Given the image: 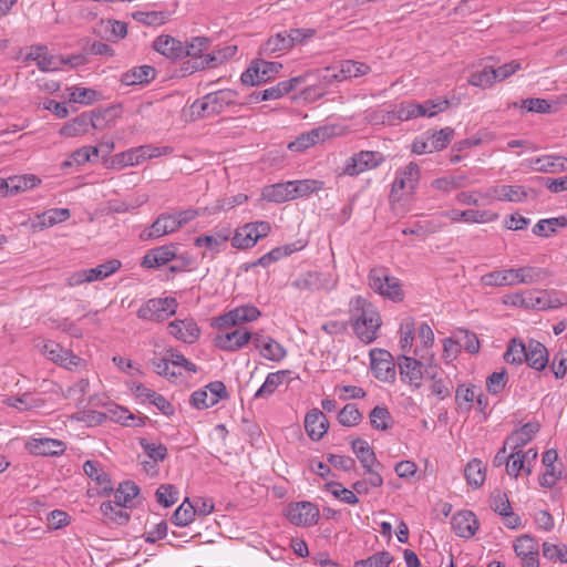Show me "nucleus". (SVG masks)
Instances as JSON below:
<instances>
[{
  "instance_id": "473e14b6",
  "label": "nucleus",
  "mask_w": 567,
  "mask_h": 567,
  "mask_svg": "<svg viewBox=\"0 0 567 567\" xmlns=\"http://www.w3.org/2000/svg\"><path fill=\"white\" fill-rule=\"evenodd\" d=\"M330 136V130L326 126L316 127L311 131L301 134L295 142L289 144V148L292 151L306 150L310 146L316 145L319 142L326 141Z\"/></svg>"
},
{
  "instance_id": "69168bd1",
  "label": "nucleus",
  "mask_w": 567,
  "mask_h": 567,
  "mask_svg": "<svg viewBox=\"0 0 567 567\" xmlns=\"http://www.w3.org/2000/svg\"><path fill=\"white\" fill-rule=\"evenodd\" d=\"M496 82L493 66H485L483 70L474 72L468 79V83L474 86L489 87Z\"/></svg>"
},
{
  "instance_id": "bb28decb",
  "label": "nucleus",
  "mask_w": 567,
  "mask_h": 567,
  "mask_svg": "<svg viewBox=\"0 0 567 567\" xmlns=\"http://www.w3.org/2000/svg\"><path fill=\"white\" fill-rule=\"evenodd\" d=\"M175 257L176 247L174 245L156 247L143 257L142 266L145 268L161 267L173 260Z\"/></svg>"
},
{
  "instance_id": "4be33fe9",
  "label": "nucleus",
  "mask_w": 567,
  "mask_h": 567,
  "mask_svg": "<svg viewBox=\"0 0 567 567\" xmlns=\"http://www.w3.org/2000/svg\"><path fill=\"white\" fill-rule=\"evenodd\" d=\"M27 449L34 455L54 456L66 450L64 442L55 439H31L27 442Z\"/></svg>"
},
{
  "instance_id": "3c124183",
  "label": "nucleus",
  "mask_w": 567,
  "mask_h": 567,
  "mask_svg": "<svg viewBox=\"0 0 567 567\" xmlns=\"http://www.w3.org/2000/svg\"><path fill=\"white\" fill-rule=\"evenodd\" d=\"M196 516L194 505L186 498L173 513L171 520L174 525L184 527L189 525Z\"/></svg>"
},
{
  "instance_id": "f03ea898",
  "label": "nucleus",
  "mask_w": 567,
  "mask_h": 567,
  "mask_svg": "<svg viewBox=\"0 0 567 567\" xmlns=\"http://www.w3.org/2000/svg\"><path fill=\"white\" fill-rule=\"evenodd\" d=\"M369 287L380 296L393 302L404 299V292L399 278L392 276L390 269L384 266H375L368 274Z\"/></svg>"
},
{
  "instance_id": "2f4dec72",
  "label": "nucleus",
  "mask_w": 567,
  "mask_h": 567,
  "mask_svg": "<svg viewBox=\"0 0 567 567\" xmlns=\"http://www.w3.org/2000/svg\"><path fill=\"white\" fill-rule=\"evenodd\" d=\"M498 199L513 202V203H522L527 199L528 196L536 198L538 196V192L529 188L526 189L522 185H502L495 190Z\"/></svg>"
},
{
  "instance_id": "49530a36",
  "label": "nucleus",
  "mask_w": 567,
  "mask_h": 567,
  "mask_svg": "<svg viewBox=\"0 0 567 567\" xmlns=\"http://www.w3.org/2000/svg\"><path fill=\"white\" fill-rule=\"evenodd\" d=\"M567 226V218L559 216L555 218L540 219L532 229L533 234L540 237H548L556 233L558 228Z\"/></svg>"
},
{
  "instance_id": "e2e57ef3",
  "label": "nucleus",
  "mask_w": 567,
  "mask_h": 567,
  "mask_svg": "<svg viewBox=\"0 0 567 567\" xmlns=\"http://www.w3.org/2000/svg\"><path fill=\"white\" fill-rule=\"evenodd\" d=\"M138 443L152 462H163L167 457V447L164 444L152 443L145 437H141Z\"/></svg>"
},
{
  "instance_id": "7c9ffc66",
  "label": "nucleus",
  "mask_w": 567,
  "mask_h": 567,
  "mask_svg": "<svg viewBox=\"0 0 567 567\" xmlns=\"http://www.w3.org/2000/svg\"><path fill=\"white\" fill-rule=\"evenodd\" d=\"M445 217L451 219L452 221H460L464 220L466 223H485V221H492L497 219V214H491L486 210H474V209H466V210H457L452 209L443 213Z\"/></svg>"
},
{
  "instance_id": "bf43d9fd",
  "label": "nucleus",
  "mask_w": 567,
  "mask_h": 567,
  "mask_svg": "<svg viewBox=\"0 0 567 567\" xmlns=\"http://www.w3.org/2000/svg\"><path fill=\"white\" fill-rule=\"evenodd\" d=\"M526 355L525 343L517 339H512L503 355L504 360L509 364H522Z\"/></svg>"
},
{
  "instance_id": "c9c22d12",
  "label": "nucleus",
  "mask_w": 567,
  "mask_h": 567,
  "mask_svg": "<svg viewBox=\"0 0 567 567\" xmlns=\"http://www.w3.org/2000/svg\"><path fill=\"white\" fill-rule=\"evenodd\" d=\"M305 82L306 75L293 76L291 79L281 81L274 86L262 90V96L266 97V101L278 100Z\"/></svg>"
},
{
  "instance_id": "9d476101",
  "label": "nucleus",
  "mask_w": 567,
  "mask_h": 567,
  "mask_svg": "<svg viewBox=\"0 0 567 567\" xmlns=\"http://www.w3.org/2000/svg\"><path fill=\"white\" fill-rule=\"evenodd\" d=\"M371 369L373 375L383 382H393L396 371L392 354L384 349H372L370 351Z\"/></svg>"
},
{
  "instance_id": "4c0bfd02",
  "label": "nucleus",
  "mask_w": 567,
  "mask_h": 567,
  "mask_svg": "<svg viewBox=\"0 0 567 567\" xmlns=\"http://www.w3.org/2000/svg\"><path fill=\"white\" fill-rule=\"evenodd\" d=\"M351 447L363 468L381 466L374 451L367 441L358 437L352 441Z\"/></svg>"
},
{
  "instance_id": "c85d7f7f",
  "label": "nucleus",
  "mask_w": 567,
  "mask_h": 567,
  "mask_svg": "<svg viewBox=\"0 0 567 567\" xmlns=\"http://www.w3.org/2000/svg\"><path fill=\"white\" fill-rule=\"evenodd\" d=\"M156 70L152 65L135 66L121 76V82L124 85H143L150 83L155 79Z\"/></svg>"
},
{
  "instance_id": "aec40b11",
  "label": "nucleus",
  "mask_w": 567,
  "mask_h": 567,
  "mask_svg": "<svg viewBox=\"0 0 567 567\" xmlns=\"http://www.w3.org/2000/svg\"><path fill=\"white\" fill-rule=\"evenodd\" d=\"M254 334L247 330L235 329L231 332L218 334L215 338V344L225 351H237L246 346L250 340L252 341Z\"/></svg>"
},
{
  "instance_id": "6ab92c4d",
  "label": "nucleus",
  "mask_w": 567,
  "mask_h": 567,
  "mask_svg": "<svg viewBox=\"0 0 567 567\" xmlns=\"http://www.w3.org/2000/svg\"><path fill=\"white\" fill-rule=\"evenodd\" d=\"M525 349L526 355L524 357V362L536 371L545 370L549 363L547 348L542 342L530 339L525 344Z\"/></svg>"
},
{
  "instance_id": "4d7b16f0",
  "label": "nucleus",
  "mask_w": 567,
  "mask_h": 567,
  "mask_svg": "<svg viewBox=\"0 0 567 567\" xmlns=\"http://www.w3.org/2000/svg\"><path fill=\"white\" fill-rule=\"evenodd\" d=\"M394 557L388 550L378 551L368 558L359 559L354 563V567H390Z\"/></svg>"
},
{
  "instance_id": "f257e3e1",
  "label": "nucleus",
  "mask_w": 567,
  "mask_h": 567,
  "mask_svg": "<svg viewBox=\"0 0 567 567\" xmlns=\"http://www.w3.org/2000/svg\"><path fill=\"white\" fill-rule=\"evenodd\" d=\"M350 323L354 334L365 344L378 338L382 319L378 309L362 296L350 300Z\"/></svg>"
},
{
  "instance_id": "72a5a7b5",
  "label": "nucleus",
  "mask_w": 567,
  "mask_h": 567,
  "mask_svg": "<svg viewBox=\"0 0 567 567\" xmlns=\"http://www.w3.org/2000/svg\"><path fill=\"white\" fill-rule=\"evenodd\" d=\"M290 373L291 372L289 370H280L269 373L262 385L255 393V399H268L271 396L275 391L288 380Z\"/></svg>"
},
{
  "instance_id": "58836bf2",
  "label": "nucleus",
  "mask_w": 567,
  "mask_h": 567,
  "mask_svg": "<svg viewBox=\"0 0 567 567\" xmlns=\"http://www.w3.org/2000/svg\"><path fill=\"white\" fill-rule=\"evenodd\" d=\"M209 99L210 109L214 115L220 114L225 107L236 104L238 93L234 90H218L206 94Z\"/></svg>"
},
{
  "instance_id": "2eb2a0df",
  "label": "nucleus",
  "mask_w": 567,
  "mask_h": 567,
  "mask_svg": "<svg viewBox=\"0 0 567 567\" xmlns=\"http://www.w3.org/2000/svg\"><path fill=\"white\" fill-rule=\"evenodd\" d=\"M168 332L177 340L194 343L200 336V329L194 319L174 320L168 323Z\"/></svg>"
},
{
  "instance_id": "a211bd4d",
  "label": "nucleus",
  "mask_w": 567,
  "mask_h": 567,
  "mask_svg": "<svg viewBox=\"0 0 567 567\" xmlns=\"http://www.w3.org/2000/svg\"><path fill=\"white\" fill-rule=\"evenodd\" d=\"M452 529L462 538H471L478 529V520L471 511H460L453 515L451 520Z\"/></svg>"
},
{
  "instance_id": "7ed1b4c3",
  "label": "nucleus",
  "mask_w": 567,
  "mask_h": 567,
  "mask_svg": "<svg viewBox=\"0 0 567 567\" xmlns=\"http://www.w3.org/2000/svg\"><path fill=\"white\" fill-rule=\"evenodd\" d=\"M112 110H93L84 112L75 118L65 123L59 131L60 135L74 137L82 135L89 131V127L101 130L104 127L106 118L111 115Z\"/></svg>"
},
{
  "instance_id": "9b49d317",
  "label": "nucleus",
  "mask_w": 567,
  "mask_h": 567,
  "mask_svg": "<svg viewBox=\"0 0 567 567\" xmlns=\"http://www.w3.org/2000/svg\"><path fill=\"white\" fill-rule=\"evenodd\" d=\"M287 518L296 526H312L318 523L319 509L310 502H299L289 505Z\"/></svg>"
},
{
  "instance_id": "c03bdc74",
  "label": "nucleus",
  "mask_w": 567,
  "mask_h": 567,
  "mask_svg": "<svg viewBox=\"0 0 567 567\" xmlns=\"http://www.w3.org/2000/svg\"><path fill=\"white\" fill-rule=\"evenodd\" d=\"M289 183L293 199L308 196L324 188V183L318 179L289 181Z\"/></svg>"
},
{
  "instance_id": "6e6552de",
  "label": "nucleus",
  "mask_w": 567,
  "mask_h": 567,
  "mask_svg": "<svg viewBox=\"0 0 567 567\" xmlns=\"http://www.w3.org/2000/svg\"><path fill=\"white\" fill-rule=\"evenodd\" d=\"M338 278L331 272L306 271L300 274L291 286L301 291L332 290L336 288Z\"/></svg>"
},
{
  "instance_id": "864d4df0",
  "label": "nucleus",
  "mask_w": 567,
  "mask_h": 567,
  "mask_svg": "<svg viewBox=\"0 0 567 567\" xmlns=\"http://www.w3.org/2000/svg\"><path fill=\"white\" fill-rule=\"evenodd\" d=\"M476 386L461 384L455 392V402L461 411L470 412L476 398Z\"/></svg>"
},
{
  "instance_id": "09e8293b",
  "label": "nucleus",
  "mask_w": 567,
  "mask_h": 567,
  "mask_svg": "<svg viewBox=\"0 0 567 567\" xmlns=\"http://www.w3.org/2000/svg\"><path fill=\"white\" fill-rule=\"evenodd\" d=\"M514 551L517 557L526 558L530 555H539L538 542L530 535H522L514 542Z\"/></svg>"
},
{
  "instance_id": "f3484780",
  "label": "nucleus",
  "mask_w": 567,
  "mask_h": 567,
  "mask_svg": "<svg viewBox=\"0 0 567 567\" xmlns=\"http://www.w3.org/2000/svg\"><path fill=\"white\" fill-rule=\"evenodd\" d=\"M177 225L173 214H161L150 228L141 233L140 238L142 240L159 238L178 230Z\"/></svg>"
},
{
  "instance_id": "a19ab883",
  "label": "nucleus",
  "mask_w": 567,
  "mask_h": 567,
  "mask_svg": "<svg viewBox=\"0 0 567 567\" xmlns=\"http://www.w3.org/2000/svg\"><path fill=\"white\" fill-rule=\"evenodd\" d=\"M290 183H278L264 187L261 196L264 199L272 203H285L292 200Z\"/></svg>"
},
{
  "instance_id": "f704fd0d",
  "label": "nucleus",
  "mask_w": 567,
  "mask_h": 567,
  "mask_svg": "<svg viewBox=\"0 0 567 567\" xmlns=\"http://www.w3.org/2000/svg\"><path fill=\"white\" fill-rule=\"evenodd\" d=\"M71 216L68 208H52L37 216L32 227L34 230H43L59 223L65 221Z\"/></svg>"
},
{
  "instance_id": "603ef678",
  "label": "nucleus",
  "mask_w": 567,
  "mask_h": 567,
  "mask_svg": "<svg viewBox=\"0 0 567 567\" xmlns=\"http://www.w3.org/2000/svg\"><path fill=\"white\" fill-rule=\"evenodd\" d=\"M168 17L167 11H135L132 13L135 21L148 27L162 25L168 20Z\"/></svg>"
},
{
  "instance_id": "a18cd8bd",
  "label": "nucleus",
  "mask_w": 567,
  "mask_h": 567,
  "mask_svg": "<svg viewBox=\"0 0 567 567\" xmlns=\"http://www.w3.org/2000/svg\"><path fill=\"white\" fill-rule=\"evenodd\" d=\"M454 134V128L450 126L441 128L440 131H427L425 135H427L431 152L444 150L451 143Z\"/></svg>"
},
{
  "instance_id": "412c9836",
  "label": "nucleus",
  "mask_w": 567,
  "mask_h": 567,
  "mask_svg": "<svg viewBox=\"0 0 567 567\" xmlns=\"http://www.w3.org/2000/svg\"><path fill=\"white\" fill-rule=\"evenodd\" d=\"M252 343L260 351V354L270 361H281L287 354L284 346L270 337L256 333Z\"/></svg>"
},
{
  "instance_id": "8fccbe9b",
  "label": "nucleus",
  "mask_w": 567,
  "mask_h": 567,
  "mask_svg": "<svg viewBox=\"0 0 567 567\" xmlns=\"http://www.w3.org/2000/svg\"><path fill=\"white\" fill-rule=\"evenodd\" d=\"M413 105V101L410 102H403L399 105L396 111H386L381 112V116H372L373 121L382 120V122H391L392 120H399V121H409L411 118H415V113L413 107H410Z\"/></svg>"
},
{
  "instance_id": "5701e85b",
  "label": "nucleus",
  "mask_w": 567,
  "mask_h": 567,
  "mask_svg": "<svg viewBox=\"0 0 567 567\" xmlns=\"http://www.w3.org/2000/svg\"><path fill=\"white\" fill-rule=\"evenodd\" d=\"M230 227H221L219 229H214L212 234H205L196 237L194 239V245L196 247H206L212 251L219 252L230 239Z\"/></svg>"
},
{
  "instance_id": "dca6fc26",
  "label": "nucleus",
  "mask_w": 567,
  "mask_h": 567,
  "mask_svg": "<svg viewBox=\"0 0 567 567\" xmlns=\"http://www.w3.org/2000/svg\"><path fill=\"white\" fill-rule=\"evenodd\" d=\"M540 424L537 421L525 423L522 427L513 431L505 440V445H508L513 452L523 450L534 436L539 432Z\"/></svg>"
},
{
  "instance_id": "de8ad7c7",
  "label": "nucleus",
  "mask_w": 567,
  "mask_h": 567,
  "mask_svg": "<svg viewBox=\"0 0 567 567\" xmlns=\"http://www.w3.org/2000/svg\"><path fill=\"white\" fill-rule=\"evenodd\" d=\"M371 426L379 431H386L394 424V420L385 406H375L369 414Z\"/></svg>"
},
{
  "instance_id": "0e129e2a",
  "label": "nucleus",
  "mask_w": 567,
  "mask_h": 567,
  "mask_svg": "<svg viewBox=\"0 0 567 567\" xmlns=\"http://www.w3.org/2000/svg\"><path fill=\"white\" fill-rule=\"evenodd\" d=\"M415 327L413 320H406L400 327V349L403 354L411 351L414 341Z\"/></svg>"
},
{
  "instance_id": "c756f323",
  "label": "nucleus",
  "mask_w": 567,
  "mask_h": 567,
  "mask_svg": "<svg viewBox=\"0 0 567 567\" xmlns=\"http://www.w3.org/2000/svg\"><path fill=\"white\" fill-rule=\"evenodd\" d=\"M564 156L560 155H543L528 159V166L540 173L566 172L567 166L563 162Z\"/></svg>"
},
{
  "instance_id": "e433bc0d",
  "label": "nucleus",
  "mask_w": 567,
  "mask_h": 567,
  "mask_svg": "<svg viewBox=\"0 0 567 567\" xmlns=\"http://www.w3.org/2000/svg\"><path fill=\"white\" fill-rule=\"evenodd\" d=\"M303 75H306V80L308 78H315L316 85L323 90V94L327 93L328 87L334 83L341 82L337 66H327L315 71H307Z\"/></svg>"
},
{
  "instance_id": "13d9d810",
  "label": "nucleus",
  "mask_w": 567,
  "mask_h": 567,
  "mask_svg": "<svg viewBox=\"0 0 567 567\" xmlns=\"http://www.w3.org/2000/svg\"><path fill=\"white\" fill-rule=\"evenodd\" d=\"M324 489L346 504L355 505L359 503V498L354 492L343 487L341 483L328 482L324 485Z\"/></svg>"
},
{
  "instance_id": "4468645a",
  "label": "nucleus",
  "mask_w": 567,
  "mask_h": 567,
  "mask_svg": "<svg viewBox=\"0 0 567 567\" xmlns=\"http://www.w3.org/2000/svg\"><path fill=\"white\" fill-rule=\"evenodd\" d=\"M420 178V167L416 163H409L403 169L396 172L395 179L392 184L391 195L399 190H408L412 193Z\"/></svg>"
},
{
  "instance_id": "052dcab7",
  "label": "nucleus",
  "mask_w": 567,
  "mask_h": 567,
  "mask_svg": "<svg viewBox=\"0 0 567 567\" xmlns=\"http://www.w3.org/2000/svg\"><path fill=\"white\" fill-rule=\"evenodd\" d=\"M121 266L122 264L118 259H111L95 268L87 269V275L90 276L92 282L95 280H102L116 272Z\"/></svg>"
},
{
  "instance_id": "37998d69",
  "label": "nucleus",
  "mask_w": 567,
  "mask_h": 567,
  "mask_svg": "<svg viewBox=\"0 0 567 567\" xmlns=\"http://www.w3.org/2000/svg\"><path fill=\"white\" fill-rule=\"evenodd\" d=\"M519 270L522 285L542 284L551 276V271L545 267L526 265L519 267Z\"/></svg>"
},
{
  "instance_id": "ddd939ff",
  "label": "nucleus",
  "mask_w": 567,
  "mask_h": 567,
  "mask_svg": "<svg viewBox=\"0 0 567 567\" xmlns=\"http://www.w3.org/2000/svg\"><path fill=\"white\" fill-rule=\"evenodd\" d=\"M423 363V361H417L416 358L401 354L398 358V365L402 380H408L410 385L419 389L422 385Z\"/></svg>"
},
{
  "instance_id": "79ce46f5",
  "label": "nucleus",
  "mask_w": 567,
  "mask_h": 567,
  "mask_svg": "<svg viewBox=\"0 0 567 567\" xmlns=\"http://www.w3.org/2000/svg\"><path fill=\"white\" fill-rule=\"evenodd\" d=\"M464 476L468 485L477 488L482 486L486 478V467L478 458L471 460L465 468Z\"/></svg>"
},
{
  "instance_id": "b1692460",
  "label": "nucleus",
  "mask_w": 567,
  "mask_h": 567,
  "mask_svg": "<svg viewBox=\"0 0 567 567\" xmlns=\"http://www.w3.org/2000/svg\"><path fill=\"white\" fill-rule=\"evenodd\" d=\"M305 429L312 441H319L329 429V421L319 409L310 410L305 416Z\"/></svg>"
},
{
  "instance_id": "0eeeda50",
  "label": "nucleus",
  "mask_w": 567,
  "mask_h": 567,
  "mask_svg": "<svg viewBox=\"0 0 567 567\" xmlns=\"http://www.w3.org/2000/svg\"><path fill=\"white\" fill-rule=\"evenodd\" d=\"M177 307L175 298H153L138 309L137 317L143 320L161 322L175 315Z\"/></svg>"
},
{
  "instance_id": "20e7f679",
  "label": "nucleus",
  "mask_w": 567,
  "mask_h": 567,
  "mask_svg": "<svg viewBox=\"0 0 567 567\" xmlns=\"http://www.w3.org/2000/svg\"><path fill=\"white\" fill-rule=\"evenodd\" d=\"M209 40L205 37H196L190 43L185 45V58L188 60L184 63L185 71L190 73L205 68H214L218 64L215 55L205 53L209 48Z\"/></svg>"
},
{
  "instance_id": "cd10ccee",
  "label": "nucleus",
  "mask_w": 567,
  "mask_h": 567,
  "mask_svg": "<svg viewBox=\"0 0 567 567\" xmlns=\"http://www.w3.org/2000/svg\"><path fill=\"white\" fill-rule=\"evenodd\" d=\"M289 41L285 31L278 32L260 45L258 54L267 58L280 55L290 50Z\"/></svg>"
},
{
  "instance_id": "a878e982",
  "label": "nucleus",
  "mask_w": 567,
  "mask_h": 567,
  "mask_svg": "<svg viewBox=\"0 0 567 567\" xmlns=\"http://www.w3.org/2000/svg\"><path fill=\"white\" fill-rule=\"evenodd\" d=\"M83 471L90 478L96 482L100 487L97 492L100 495L109 496L113 492L111 477L103 471L99 462L86 461L83 464Z\"/></svg>"
},
{
  "instance_id": "ea45409f",
  "label": "nucleus",
  "mask_w": 567,
  "mask_h": 567,
  "mask_svg": "<svg viewBox=\"0 0 567 567\" xmlns=\"http://www.w3.org/2000/svg\"><path fill=\"white\" fill-rule=\"evenodd\" d=\"M126 506H122L114 502H103L100 509L107 523H114L117 525H126L130 520V514L124 509Z\"/></svg>"
},
{
  "instance_id": "338daca9",
  "label": "nucleus",
  "mask_w": 567,
  "mask_h": 567,
  "mask_svg": "<svg viewBox=\"0 0 567 567\" xmlns=\"http://www.w3.org/2000/svg\"><path fill=\"white\" fill-rule=\"evenodd\" d=\"M362 419V414L353 403L346 404L338 414V421L343 426H354Z\"/></svg>"
},
{
  "instance_id": "774afa93",
  "label": "nucleus",
  "mask_w": 567,
  "mask_h": 567,
  "mask_svg": "<svg viewBox=\"0 0 567 567\" xmlns=\"http://www.w3.org/2000/svg\"><path fill=\"white\" fill-rule=\"evenodd\" d=\"M543 556L548 560H558L563 564L567 563V546L543 543Z\"/></svg>"
},
{
  "instance_id": "423d86ee",
  "label": "nucleus",
  "mask_w": 567,
  "mask_h": 567,
  "mask_svg": "<svg viewBox=\"0 0 567 567\" xmlns=\"http://www.w3.org/2000/svg\"><path fill=\"white\" fill-rule=\"evenodd\" d=\"M282 69L279 62L266 61L264 58L255 59L241 74L240 81L245 85L256 86L271 80Z\"/></svg>"
},
{
  "instance_id": "5fc2aeb1",
  "label": "nucleus",
  "mask_w": 567,
  "mask_h": 567,
  "mask_svg": "<svg viewBox=\"0 0 567 567\" xmlns=\"http://www.w3.org/2000/svg\"><path fill=\"white\" fill-rule=\"evenodd\" d=\"M140 488L132 481H125L118 485L115 491L114 503L122 506H128V504L138 495Z\"/></svg>"
},
{
  "instance_id": "6e6d98bb",
  "label": "nucleus",
  "mask_w": 567,
  "mask_h": 567,
  "mask_svg": "<svg viewBox=\"0 0 567 567\" xmlns=\"http://www.w3.org/2000/svg\"><path fill=\"white\" fill-rule=\"evenodd\" d=\"M40 182V178L32 174L11 176L9 177L10 193L11 195H17L35 187Z\"/></svg>"
},
{
  "instance_id": "680f3d73",
  "label": "nucleus",
  "mask_w": 567,
  "mask_h": 567,
  "mask_svg": "<svg viewBox=\"0 0 567 567\" xmlns=\"http://www.w3.org/2000/svg\"><path fill=\"white\" fill-rule=\"evenodd\" d=\"M92 156L97 157V150L93 146H82L74 151L69 159L62 163V168L70 167L73 164L84 165L91 161Z\"/></svg>"
},
{
  "instance_id": "393cba45",
  "label": "nucleus",
  "mask_w": 567,
  "mask_h": 567,
  "mask_svg": "<svg viewBox=\"0 0 567 567\" xmlns=\"http://www.w3.org/2000/svg\"><path fill=\"white\" fill-rule=\"evenodd\" d=\"M153 49L172 60L185 58L184 43L171 35L163 34L157 37L153 42Z\"/></svg>"
},
{
  "instance_id": "f8f14e48",
  "label": "nucleus",
  "mask_w": 567,
  "mask_h": 567,
  "mask_svg": "<svg viewBox=\"0 0 567 567\" xmlns=\"http://www.w3.org/2000/svg\"><path fill=\"white\" fill-rule=\"evenodd\" d=\"M261 316L259 309L255 306H241L237 307L227 313L218 317L216 319V324L218 328H228L233 326H237L244 322H250L257 320Z\"/></svg>"
},
{
  "instance_id": "1a4fd4ad",
  "label": "nucleus",
  "mask_w": 567,
  "mask_h": 567,
  "mask_svg": "<svg viewBox=\"0 0 567 567\" xmlns=\"http://www.w3.org/2000/svg\"><path fill=\"white\" fill-rule=\"evenodd\" d=\"M514 305L538 310L555 309L563 306L555 291L539 290L515 295Z\"/></svg>"
},
{
  "instance_id": "39448f33",
  "label": "nucleus",
  "mask_w": 567,
  "mask_h": 567,
  "mask_svg": "<svg viewBox=\"0 0 567 567\" xmlns=\"http://www.w3.org/2000/svg\"><path fill=\"white\" fill-rule=\"evenodd\" d=\"M270 230L271 226L268 221L247 223L230 236L231 246L237 249L252 248L259 239L267 237Z\"/></svg>"
}]
</instances>
